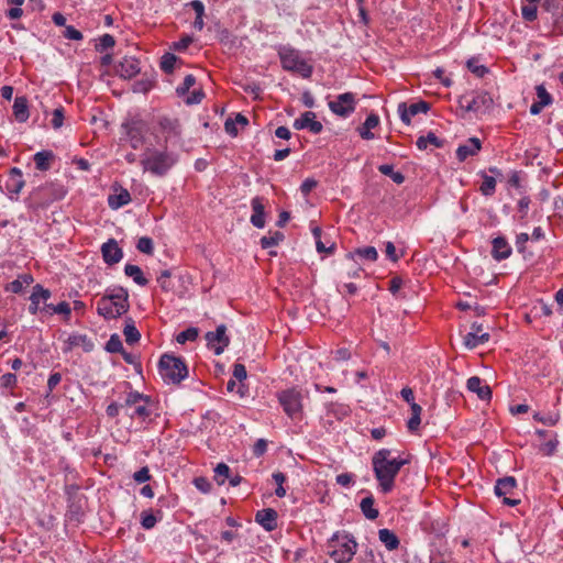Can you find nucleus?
<instances>
[{
    "instance_id": "obj_14",
    "label": "nucleus",
    "mask_w": 563,
    "mask_h": 563,
    "mask_svg": "<svg viewBox=\"0 0 563 563\" xmlns=\"http://www.w3.org/2000/svg\"><path fill=\"white\" fill-rule=\"evenodd\" d=\"M429 110V104L424 101L415 102L411 104H407L406 102H401L398 104V114L400 120L409 125L411 123V119L419 113H427Z\"/></svg>"
},
{
    "instance_id": "obj_34",
    "label": "nucleus",
    "mask_w": 563,
    "mask_h": 563,
    "mask_svg": "<svg viewBox=\"0 0 563 563\" xmlns=\"http://www.w3.org/2000/svg\"><path fill=\"white\" fill-rule=\"evenodd\" d=\"M124 273L126 276L133 278L134 283L140 286H145L147 284V279L143 276L142 271L137 265L126 264Z\"/></svg>"
},
{
    "instance_id": "obj_27",
    "label": "nucleus",
    "mask_w": 563,
    "mask_h": 563,
    "mask_svg": "<svg viewBox=\"0 0 563 563\" xmlns=\"http://www.w3.org/2000/svg\"><path fill=\"white\" fill-rule=\"evenodd\" d=\"M379 124V117L375 113L367 115L365 122L358 128V133L364 140H373L375 137L372 129H375Z\"/></svg>"
},
{
    "instance_id": "obj_26",
    "label": "nucleus",
    "mask_w": 563,
    "mask_h": 563,
    "mask_svg": "<svg viewBox=\"0 0 563 563\" xmlns=\"http://www.w3.org/2000/svg\"><path fill=\"white\" fill-rule=\"evenodd\" d=\"M33 282L34 278L31 274L19 275L14 280H12L5 286V291H11L13 294H22L25 287L30 286Z\"/></svg>"
},
{
    "instance_id": "obj_28",
    "label": "nucleus",
    "mask_w": 563,
    "mask_h": 563,
    "mask_svg": "<svg viewBox=\"0 0 563 563\" xmlns=\"http://www.w3.org/2000/svg\"><path fill=\"white\" fill-rule=\"evenodd\" d=\"M13 114L19 122H25L29 119V103L24 96L16 97L13 103Z\"/></svg>"
},
{
    "instance_id": "obj_43",
    "label": "nucleus",
    "mask_w": 563,
    "mask_h": 563,
    "mask_svg": "<svg viewBox=\"0 0 563 563\" xmlns=\"http://www.w3.org/2000/svg\"><path fill=\"white\" fill-rule=\"evenodd\" d=\"M29 299H30L29 312L32 316L42 313L43 302L40 300V298L36 296V294L33 290H32Z\"/></svg>"
},
{
    "instance_id": "obj_40",
    "label": "nucleus",
    "mask_w": 563,
    "mask_h": 563,
    "mask_svg": "<svg viewBox=\"0 0 563 563\" xmlns=\"http://www.w3.org/2000/svg\"><path fill=\"white\" fill-rule=\"evenodd\" d=\"M230 468L224 463H219L214 468V478L219 485H223L229 477Z\"/></svg>"
},
{
    "instance_id": "obj_39",
    "label": "nucleus",
    "mask_w": 563,
    "mask_h": 563,
    "mask_svg": "<svg viewBox=\"0 0 563 563\" xmlns=\"http://www.w3.org/2000/svg\"><path fill=\"white\" fill-rule=\"evenodd\" d=\"M284 239V234L280 232H275L268 236H263L261 239V245L263 249H269L272 246L277 245Z\"/></svg>"
},
{
    "instance_id": "obj_8",
    "label": "nucleus",
    "mask_w": 563,
    "mask_h": 563,
    "mask_svg": "<svg viewBox=\"0 0 563 563\" xmlns=\"http://www.w3.org/2000/svg\"><path fill=\"white\" fill-rule=\"evenodd\" d=\"M148 405L150 398L139 391L129 393L124 400V406L131 410L129 416L132 419L136 418L142 421H145L151 416Z\"/></svg>"
},
{
    "instance_id": "obj_60",
    "label": "nucleus",
    "mask_w": 563,
    "mask_h": 563,
    "mask_svg": "<svg viewBox=\"0 0 563 563\" xmlns=\"http://www.w3.org/2000/svg\"><path fill=\"white\" fill-rule=\"evenodd\" d=\"M267 443L263 439H258L256 443L254 444L253 452L256 456H261L266 452Z\"/></svg>"
},
{
    "instance_id": "obj_12",
    "label": "nucleus",
    "mask_w": 563,
    "mask_h": 563,
    "mask_svg": "<svg viewBox=\"0 0 563 563\" xmlns=\"http://www.w3.org/2000/svg\"><path fill=\"white\" fill-rule=\"evenodd\" d=\"M76 347H80L84 352H91L95 344L87 334L73 332L64 340L62 350L64 353H68Z\"/></svg>"
},
{
    "instance_id": "obj_32",
    "label": "nucleus",
    "mask_w": 563,
    "mask_h": 563,
    "mask_svg": "<svg viewBox=\"0 0 563 563\" xmlns=\"http://www.w3.org/2000/svg\"><path fill=\"white\" fill-rule=\"evenodd\" d=\"M123 334L125 336V341L128 344H134L139 342L141 339L140 331L136 329L134 321L132 319H128L125 321Z\"/></svg>"
},
{
    "instance_id": "obj_29",
    "label": "nucleus",
    "mask_w": 563,
    "mask_h": 563,
    "mask_svg": "<svg viewBox=\"0 0 563 563\" xmlns=\"http://www.w3.org/2000/svg\"><path fill=\"white\" fill-rule=\"evenodd\" d=\"M249 124L245 115L238 113L234 118H229L224 123V129L231 136H236L239 133L238 126L244 128Z\"/></svg>"
},
{
    "instance_id": "obj_17",
    "label": "nucleus",
    "mask_w": 563,
    "mask_h": 563,
    "mask_svg": "<svg viewBox=\"0 0 563 563\" xmlns=\"http://www.w3.org/2000/svg\"><path fill=\"white\" fill-rule=\"evenodd\" d=\"M102 257L109 265L119 263L123 257V251L114 239L108 240L101 246Z\"/></svg>"
},
{
    "instance_id": "obj_20",
    "label": "nucleus",
    "mask_w": 563,
    "mask_h": 563,
    "mask_svg": "<svg viewBox=\"0 0 563 563\" xmlns=\"http://www.w3.org/2000/svg\"><path fill=\"white\" fill-rule=\"evenodd\" d=\"M466 387L471 393L477 395L481 400H489L492 398V389L488 385L483 384L478 376H472L467 379Z\"/></svg>"
},
{
    "instance_id": "obj_37",
    "label": "nucleus",
    "mask_w": 563,
    "mask_h": 563,
    "mask_svg": "<svg viewBox=\"0 0 563 563\" xmlns=\"http://www.w3.org/2000/svg\"><path fill=\"white\" fill-rule=\"evenodd\" d=\"M479 189L484 196H492L496 189V179L493 176L484 175Z\"/></svg>"
},
{
    "instance_id": "obj_50",
    "label": "nucleus",
    "mask_w": 563,
    "mask_h": 563,
    "mask_svg": "<svg viewBox=\"0 0 563 563\" xmlns=\"http://www.w3.org/2000/svg\"><path fill=\"white\" fill-rule=\"evenodd\" d=\"M195 82H196V78L192 75H187L184 78L183 84L179 87H177V93L179 96H184L185 93H187L189 91V89L195 85Z\"/></svg>"
},
{
    "instance_id": "obj_5",
    "label": "nucleus",
    "mask_w": 563,
    "mask_h": 563,
    "mask_svg": "<svg viewBox=\"0 0 563 563\" xmlns=\"http://www.w3.org/2000/svg\"><path fill=\"white\" fill-rule=\"evenodd\" d=\"M158 371L163 380L168 384H178L188 376L184 360L172 354L161 356Z\"/></svg>"
},
{
    "instance_id": "obj_59",
    "label": "nucleus",
    "mask_w": 563,
    "mask_h": 563,
    "mask_svg": "<svg viewBox=\"0 0 563 563\" xmlns=\"http://www.w3.org/2000/svg\"><path fill=\"white\" fill-rule=\"evenodd\" d=\"M317 187V181L312 178H307L302 181L300 190L303 195H308L312 189Z\"/></svg>"
},
{
    "instance_id": "obj_49",
    "label": "nucleus",
    "mask_w": 563,
    "mask_h": 563,
    "mask_svg": "<svg viewBox=\"0 0 563 563\" xmlns=\"http://www.w3.org/2000/svg\"><path fill=\"white\" fill-rule=\"evenodd\" d=\"M467 68L477 77H483L488 73V69L484 65H479L475 59H470L467 62Z\"/></svg>"
},
{
    "instance_id": "obj_31",
    "label": "nucleus",
    "mask_w": 563,
    "mask_h": 563,
    "mask_svg": "<svg viewBox=\"0 0 563 563\" xmlns=\"http://www.w3.org/2000/svg\"><path fill=\"white\" fill-rule=\"evenodd\" d=\"M131 201V195L126 189H121L118 194L108 197V205L111 209H120Z\"/></svg>"
},
{
    "instance_id": "obj_19",
    "label": "nucleus",
    "mask_w": 563,
    "mask_h": 563,
    "mask_svg": "<svg viewBox=\"0 0 563 563\" xmlns=\"http://www.w3.org/2000/svg\"><path fill=\"white\" fill-rule=\"evenodd\" d=\"M251 207H252V216H251V223L258 229H262L265 227V206H264V199L261 197H254L251 200Z\"/></svg>"
},
{
    "instance_id": "obj_61",
    "label": "nucleus",
    "mask_w": 563,
    "mask_h": 563,
    "mask_svg": "<svg viewBox=\"0 0 563 563\" xmlns=\"http://www.w3.org/2000/svg\"><path fill=\"white\" fill-rule=\"evenodd\" d=\"M421 423V417L417 415H411L410 419L407 422V427L410 431L418 430L419 426Z\"/></svg>"
},
{
    "instance_id": "obj_54",
    "label": "nucleus",
    "mask_w": 563,
    "mask_h": 563,
    "mask_svg": "<svg viewBox=\"0 0 563 563\" xmlns=\"http://www.w3.org/2000/svg\"><path fill=\"white\" fill-rule=\"evenodd\" d=\"M133 478L137 483H145L150 481L151 475L147 467H142L133 474Z\"/></svg>"
},
{
    "instance_id": "obj_53",
    "label": "nucleus",
    "mask_w": 563,
    "mask_h": 563,
    "mask_svg": "<svg viewBox=\"0 0 563 563\" xmlns=\"http://www.w3.org/2000/svg\"><path fill=\"white\" fill-rule=\"evenodd\" d=\"M335 481L342 487H350L354 483V476L351 473H341Z\"/></svg>"
},
{
    "instance_id": "obj_45",
    "label": "nucleus",
    "mask_w": 563,
    "mask_h": 563,
    "mask_svg": "<svg viewBox=\"0 0 563 563\" xmlns=\"http://www.w3.org/2000/svg\"><path fill=\"white\" fill-rule=\"evenodd\" d=\"M157 518L151 511H143L141 514V525L144 529L150 530L155 527Z\"/></svg>"
},
{
    "instance_id": "obj_13",
    "label": "nucleus",
    "mask_w": 563,
    "mask_h": 563,
    "mask_svg": "<svg viewBox=\"0 0 563 563\" xmlns=\"http://www.w3.org/2000/svg\"><path fill=\"white\" fill-rule=\"evenodd\" d=\"M516 489V479L514 477H504L497 481L495 485V494L498 497H503V503L508 506H516L519 500L511 498Z\"/></svg>"
},
{
    "instance_id": "obj_55",
    "label": "nucleus",
    "mask_w": 563,
    "mask_h": 563,
    "mask_svg": "<svg viewBox=\"0 0 563 563\" xmlns=\"http://www.w3.org/2000/svg\"><path fill=\"white\" fill-rule=\"evenodd\" d=\"M246 368L243 364L236 363L233 366V376L236 380L242 382L246 378Z\"/></svg>"
},
{
    "instance_id": "obj_2",
    "label": "nucleus",
    "mask_w": 563,
    "mask_h": 563,
    "mask_svg": "<svg viewBox=\"0 0 563 563\" xmlns=\"http://www.w3.org/2000/svg\"><path fill=\"white\" fill-rule=\"evenodd\" d=\"M128 291L115 288L107 292L97 303V312L106 319H115L129 309Z\"/></svg>"
},
{
    "instance_id": "obj_35",
    "label": "nucleus",
    "mask_w": 563,
    "mask_h": 563,
    "mask_svg": "<svg viewBox=\"0 0 563 563\" xmlns=\"http://www.w3.org/2000/svg\"><path fill=\"white\" fill-rule=\"evenodd\" d=\"M53 157V153L49 151L37 152L34 155V163L36 168L40 170H47L49 168V159Z\"/></svg>"
},
{
    "instance_id": "obj_38",
    "label": "nucleus",
    "mask_w": 563,
    "mask_h": 563,
    "mask_svg": "<svg viewBox=\"0 0 563 563\" xmlns=\"http://www.w3.org/2000/svg\"><path fill=\"white\" fill-rule=\"evenodd\" d=\"M198 335H199V332H198L197 328H188L177 334L176 341L179 344H184L188 341H195L198 338Z\"/></svg>"
},
{
    "instance_id": "obj_36",
    "label": "nucleus",
    "mask_w": 563,
    "mask_h": 563,
    "mask_svg": "<svg viewBox=\"0 0 563 563\" xmlns=\"http://www.w3.org/2000/svg\"><path fill=\"white\" fill-rule=\"evenodd\" d=\"M378 170L385 175L389 176L394 183L402 184L405 180L404 175L400 172H395L393 165L384 164L378 167Z\"/></svg>"
},
{
    "instance_id": "obj_11",
    "label": "nucleus",
    "mask_w": 563,
    "mask_h": 563,
    "mask_svg": "<svg viewBox=\"0 0 563 563\" xmlns=\"http://www.w3.org/2000/svg\"><path fill=\"white\" fill-rule=\"evenodd\" d=\"M206 340H207L208 346L217 355H220L221 353H223L224 349L230 343V339L227 335V328L224 324L218 325L216 331L208 332L206 334Z\"/></svg>"
},
{
    "instance_id": "obj_46",
    "label": "nucleus",
    "mask_w": 563,
    "mask_h": 563,
    "mask_svg": "<svg viewBox=\"0 0 563 563\" xmlns=\"http://www.w3.org/2000/svg\"><path fill=\"white\" fill-rule=\"evenodd\" d=\"M32 290L36 294L43 303H46L52 297V291L47 288H44L41 284L34 285Z\"/></svg>"
},
{
    "instance_id": "obj_52",
    "label": "nucleus",
    "mask_w": 563,
    "mask_h": 563,
    "mask_svg": "<svg viewBox=\"0 0 563 563\" xmlns=\"http://www.w3.org/2000/svg\"><path fill=\"white\" fill-rule=\"evenodd\" d=\"M194 485L199 492L203 494H207L211 490V483L205 477L195 478Z\"/></svg>"
},
{
    "instance_id": "obj_23",
    "label": "nucleus",
    "mask_w": 563,
    "mask_h": 563,
    "mask_svg": "<svg viewBox=\"0 0 563 563\" xmlns=\"http://www.w3.org/2000/svg\"><path fill=\"white\" fill-rule=\"evenodd\" d=\"M24 186V180L22 177V172L14 167L10 170L9 177L5 181V188L8 192L13 195H19Z\"/></svg>"
},
{
    "instance_id": "obj_10",
    "label": "nucleus",
    "mask_w": 563,
    "mask_h": 563,
    "mask_svg": "<svg viewBox=\"0 0 563 563\" xmlns=\"http://www.w3.org/2000/svg\"><path fill=\"white\" fill-rule=\"evenodd\" d=\"M330 110L339 117L346 118L355 110V96L352 92L339 95L328 103Z\"/></svg>"
},
{
    "instance_id": "obj_48",
    "label": "nucleus",
    "mask_w": 563,
    "mask_h": 563,
    "mask_svg": "<svg viewBox=\"0 0 563 563\" xmlns=\"http://www.w3.org/2000/svg\"><path fill=\"white\" fill-rule=\"evenodd\" d=\"M537 97H538V102H540L541 106L547 107L552 103V97L550 96V93L547 91V89L543 86L537 87Z\"/></svg>"
},
{
    "instance_id": "obj_56",
    "label": "nucleus",
    "mask_w": 563,
    "mask_h": 563,
    "mask_svg": "<svg viewBox=\"0 0 563 563\" xmlns=\"http://www.w3.org/2000/svg\"><path fill=\"white\" fill-rule=\"evenodd\" d=\"M64 114L62 109H55L51 120L54 129H59L63 125Z\"/></svg>"
},
{
    "instance_id": "obj_42",
    "label": "nucleus",
    "mask_w": 563,
    "mask_h": 563,
    "mask_svg": "<svg viewBox=\"0 0 563 563\" xmlns=\"http://www.w3.org/2000/svg\"><path fill=\"white\" fill-rule=\"evenodd\" d=\"M109 353H119L123 350L122 341L118 334H112L106 344Z\"/></svg>"
},
{
    "instance_id": "obj_24",
    "label": "nucleus",
    "mask_w": 563,
    "mask_h": 563,
    "mask_svg": "<svg viewBox=\"0 0 563 563\" xmlns=\"http://www.w3.org/2000/svg\"><path fill=\"white\" fill-rule=\"evenodd\" d=\"M118 73L123 78H132L140 73L139 60L133 57H124L118 68Z\"/></svg>"
},
{
    "instance_id": "obj_30",
    "label": "nucleus",
    "mask_w": 563,
    "mask_h": 563,
    "mask_svg": "<svg viewBox=\"0 0 563 563\" xmlns=\"http://www.w3.org/2000/svg\"><path fill=\"white\" fill-rule=\"evenodd\" d=\"M378 539L388 551H394L399 547L398 537L389 529H380L378 531Z\"/></svg>"
},
{
    "instance_id": "obj_63",
    "label": "nucleus",
    "mask_w": 563,
    "mask_h": 563,
    "mask_svg": "<svg viewBox=\"0 0 563 563\" xmlns=\"http://www.w3.org/2000/svg\"><path fill=\"white\" fill-rule=\"evenodd\" d=\"M62 380V375L59 373H54L48 377L47 387L49 390H53Z\"/></svg>"
},
{
    "instance_id": "obj_6",
    "label": "nucleus",
    "mask_w": 563,
    "mask_h": 563,
    "mask_svg": "<svg viewBox=\"0 0 563 563\" xmlns=\"http://www.w3.org/2000/svg\"><path fill=\"white\" fill-rule=\"evenodd\" d=\"M177 162V156L173 152L154 150L142 159L144 170L154 175H165Z\"/></svg>"
},
{
    "instance_id": "obj_44",
    "label": "nucleus",
    "mask_w": 563,
    "mask_h": 563,
    "mask_svg": "<svg viewBox=\"0 0 563 563\" xmlns=\"http://www.w3.org/2000/svg\"><path fill=\"white\" fill-rule=\"evenodd\" d=\"M136 249L144 254H152L154 250L153 241L151 238L142 236L139 239Z\"/></svg>"
},
{
    "instance_id": "obj_7",
    "label": "nucleus",
    "mask_w": 563,
    "mask_h": 563,
    "mask_svg": "<svg viewBox=\"0 0 563 563\" xmlns=\"http://www.w3.org/2000/svg\"><path fill=\"white\" fill-rule=\"evenodd\" d=\"M278 401L285 413L291 418H298L302 412V396L296 388L282 390L277 395Z\"/></svg>"
},
{
    "instance_id": "obj_1",
    "label": "nucleus",
    "mask_w": 563,
    "mask_h": 563,
    "mask_svg": "<svg viewBox=\"0 0 563 563\" xmlns=\"http://www.w3.org/2000/svg\"><path fill=\"white\" fill-rule=\"evenodd\" d=\"M408 463L407 459L393 457L391 451L388 449H382L373 455V471L382 493L387 494L394 489L396 476L400 468Z\"/></svg>"
},
{
    "instance_id": "obj_21",
    "label": "nucleus",
    "mask_w": 563,
    "mask_h": 563,
    "mask_svg": "<svg viewBox=\"0 0 563 563\" xmlns=\"http://www.w3.org/2000/svg\"><path fill=\"white\" fill-rule=\"evenodd\" d=\"M377 257L378 253L374 246L360 247L346 254V258L353 261L355 264H357L358 261L375 262Z\"/></svg>"
},
{
    "instance_id": "obj_41",
    "label": "nucleus",
    "mask_w": 563,
    "mask_h": 563,
    "mask_svg": "<svg viewBox=\"0 0 563 563\" xmlns=\"http://www.w3.org/2000/svg\"><path fill=\"white\" fill-rule=\"evenodd\" d=\"M429 144H432L435 147L440 146V142L433 133H429L427 136H420L417 140V147L419 150H427Z\"/></svg>"
},
{
    "instance_id": "obj_47",
    "label": "nucleus",
    "mask_w": 563,
    "mask_h": 563,
    "mask_svg": "<svg viewBox=\"0 0 563 563\" xmlns=\"http://www.w3.org/2000/svg\"><path fill=\"white\" fill-rule=\"evenodd\" d=\"M53 313L62 314L64 316L65 320L68 321L71 313V308L68 302L60 301L53 308Z\"/></svg>"
},
{
    "instance_id": "obj_51",
    "label": "nucleus",
    "mask_w": 563,
    "mask_h": 563,
    "mask_svg": "<svg viewBox=\"0 0 563 563\" xmlns=\"http://www.w3.org/2000/svg\"><path fill=\"white\" fill-rule=\"evenodd\" d=\"M176 63V56L173 54H165L162 57L161 67L165 71H172Z\"/></svg>"
},
{
    "instance_id": "obj_16",
    "label": "nucleus",
    "mask_w": 563,
    "mask_h": 563,
    "mask_svg": "<svg viewBox=\"0 0 563 563\" xmlns=\"http://www.w3.org/2000/svg\"><path fill=\"white\" fill-rule=\"evenodd\" d=\"M488 339L489 334L487 332H483L482 325L474 322L471 327V331L464 336V345L472 350L484 344Z\"/></svg>"
},
{
    "instance_id": "obj_9",
    "label": "nucleus",
    "mask_w": 563,
    "mask_h": 563,
    "mask_svg": "<svg viewBox=\"0 0 563 563\" xmlns=\"http://www.w3.org/2000/svg\"><path fill=\"white\" fill-rule=\"evenodd\" d=\"M126 140L133 148H139L145 141L146 124L141 120H131L122 124Z\"/></svg>"
},
{
    "instance_id": "obj_22",
    "label": "nucleus",
    "mask_w": 563,
    "mask_h": 563,
    "mask_svg": "<svg viewBox=\"0 0 563 563\" xmlns=\"http://www.w3.org/2000/svg\"><path fill=\"white\" fill-rule=\"evenodd\" d=\"M481 150V141L477 137H471L465 144L456 150V157L460 162H464L467 157L474 156Z\"/></svg>"
},
{
    "instance_id": "obj_25",
    "label": "nucleus",
    "mask_w": 563,
    "mask_h": 563,
    "mask_svg": "<svg viewBox=\"0 0 563 563\" xmlns=\"http://www.w3.org/2000/svg\"><path fill=\"white\" fill-rule=\"evenodd\" d=\"M255 519L265 530L272 531L277 525V512L272 508L263 509L257 511Z\"/></svg>"
},
{
    "instance_id": "obj_15",
    "label": "nucleus",
    "mask_w": 563,
    "mask_h": 563,
    "mask_svg": "<svg viewBox=\"0 0 563 563\" xmlns=\"http://www.w3.org/2000/svg\"><path fill=\"white\" fill-rule=\"evenodd\" d=\"M296 130H308L313 134H319L323 126L320 121L316 119V113L307 111L294 121Z\"/></svg>"
},
{
    "instance_id": "obj_18",
    "label": "nucleus",
    "mask_w": 563,
    "mask_h": 563,
    "mask_svg": "<svg viewBox=\"0 0 563 563\" xmlns=\"http://www.w3.org/2000/svg\"><path fill=\"white\" fill-rule=\"evenodd\" d=\"M512 253V249L506 238L496 236L492 241V256L495 261L507 260Z\"/></svg>"
},
{
    "instance_id": "obj_3",
    "label": "nucleus",
    "mask_w": 563,
    "mask_h": 563,
    "mask_svg": "<svg viewBox=\"0 0 563 563\" xmlns=\"http://www.w3.org/2000/svg\"><path fill=\"white\" fill-rule=\"evenodd\" d=\"M278 57L283 69L300 75L302 78H309L312 75L313 67L305 58L303 54L290 45L279 46Z\"/></svg>"
},
{
    "instance_id": "obj_62",
    "label": "nucleus",
    "mask_w": 563,
    "mask_h": 563,
    "mask_svg": "<svg viewBox=\"0 0 563 563\" xmlns=\"http://www.w3.org/2000/svg\"><path fill=\"white\" fill-rule=\"evenodd\" d=\"M434 77L438 78L439 80H441V82L445 86V87H450L452 85V81L450 78L445 77L444 76V70L442 68H437L434 71Z\"/></svg>"
},
{
    "instance_id": "obj_33",
    "label": "nucleus",
    "mask_w": 563,
    "mask_h": 563,
    "mask_svg": "<svg viewBox=\"0 0 563 563\" xmlns=\"http://www.w3.org/2000/svg\"><path fill=\"white\" fill-rule=\"evenodd\" d=\"M360 506H361V510H362L363 515L367 519L374 520L378 517L379 512L374 507V498L372 496L363 498Z\"/></svg>"
},
{
    "instance_id": "obj_64",
    "label": "nucleus",
    "mask_w": 563,
    "mask_h": 563,
    "mask_svg": "<svg viewBox=\"0 0 563 563\" xmlns=\"http://www.w3.org/2000/svg\"><path fill=\"white\" fill-rule=\"evenodd\" d=\"M1 382L3 386H14L16 383V376L14 374L7 373L1 376Z\"/></svg>"
},
{
    "instance_id": "obj_4",
    "label": "nucleus",
    "mask_w": 563,
    "mask_h": 563,
    "mask_svg": "<svg viewBox=\"0 0 563 563\" xmlns=\"http://www.w3.org/2000/svg\"><path fill=\"white\" fill-rule=\"evenodd\" d=\"M356 547L353 537L336 532L328 541V554L335 563H349L356 552Z\"/></svg>"
},
{
    "instance_id": "obj_57",
    "label": "nucleus",
    "mask_w": 563,
    "mask_h": 563,
    "mask_svg": "<svg viewBox=\"0 0 563 563\" xmlns=\"http://www.w3.org/2000/svg\"><path fill=\"white\" fill-rule=\"evenodd\" d=\"M529 241L528 233H519L516 236V247L519 253H522L526 249V243Z\"/></svg>"
},
{
    "instance_id": "obj_58",
    "label": "nucleus",
    "mask_w": 563,
    "mask_h": 563,
    "mask_svg": "<svg viewBox=\"0 0 563 563\" xmlns=\"http://www.w3.org/2000/svg\"><path fill=\"white\" fill-rule=\"evenodd\" d=\"M65 36L68 38V40H73V41H79L82 38V34L79 30L75 29L74 26L69 25L66 27V31H65Z\"/></svg>"
}]
</instances>
